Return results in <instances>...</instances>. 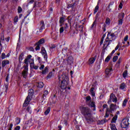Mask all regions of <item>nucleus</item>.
Segmentation results:
<instances>
[{
  "mask_svg": "<svg viewBox=\"0 0 130 130\" xmlns=\"http://www.w3.org/2000/svg\"><path fill=\"white\" fill-rule=\"evenodd\" d=\"M81 113L87 121H93V113L92 110L88 107H82Z\"/></svg>",
  "mask_w": 130,
  "mask_h": 130,
  "instance_id": "obj_1",
  "label": "nucleus"
},
{
  "mask_svg": "<svg viewBox=\"0 0 130 130\" xmlns=\"http://www.w3.org/2000/svg\"><path fill=\"white\" fill-rule=\"evenodd\" d=\"M59 80L61 81V89L66 90L68 85H69V76L66 73H63L59 76Z\"/></svg>",
  "mask_w": 130,
  "mask_h": 130,
  "instance_id": "obj_2",
  "label": "nucleus"
},
{
  "mask_svg": "<svg viewBox=\"0 0 130 130\" xmlns=\"http://www.w3.org/2000/svg\"><path fill=\"white\" fill-rule=\"evenodd\" d=\"M113 40H115V35L114 34L108 33L105 43L107 44V46H108Z\"/></svg>",
  "mask_w": 130,
  "mask_h": 130,
  "instance_id": "obj_3",
  "label": "nucleus"
},
{
  "mask_svg": "<svg viewBox=\"0 0 130 130\" xmlns=\"http://www.w3.org/2000/svg\"><path fill=\"white\" fill-rule=\"evenodd\" d=\"M34 91L32 89H29L28 90V95L26 98L24 104L23 106L24 107H26V106H28V105L30 103V101H31V100L32 99V95H33Z\"/></svg>",
  "mask_w": 130,
  "mask_h": 130,
  "instance_id": "obj_4",
  "label": "nucleus"
},
{
  "mask_svg": "<svg viewBox=\"0 0 130 130\" xmlns=\"http://www.w3.org/2000/svg\"><path fill=\"white\" fill-rule=\"evenodd\" d=\"M31 58L32 56L31 55H28L27 57L24 60V63L27 65L30 63V67H34V59Z\"/></svg>",
  "mask_w": 130,
  "mask_h": 130,
  "instance_id": "obj_5",
  "label": "nucleus"
},
{
  "mask_svg": "<svg viewBox=\"0 0 130 130\" xmlns=\"http://www.w3.org/2000/svg\"><path fill=\"white\" fill-rule=\"evenodd\" d=\"M128 119H123L121 122V126L123 128H125L128 126Z\"/></svg>",
  "mask_w": 130,
  "mask_h": 130,
  "instance_id": "obj_6",
  "label": "nucleus"
},
{
  "mask_svg": "<svg viewBox=\"0 0 130 130\" xmlns=\"http://www.w3.org/2000/svg\"><path fill=\"white\" fill-rule=\"evenodd\" d=\"M24 67V70L22 73V75L23 76V78H24V79H26L27 76H28V65H26Z\"/></svg>",
  "mask_w": 130,
  "mask_h": 130,
  "instance_id": "obj_7",
  "label": "nucleus"
},
{
  "mask_svg": "<svg viewBox=\"0 0 130 130\" xmlns=\"http://www.w3.org/2000/svg\"><path fill=\"white\" fill-rule=\"evenodd\" d=\"M111 72H112V68H109L106 69L105 74L106 78H109L111 76Z\"/></svg>",
  "mask_w": 130,
  "mask_h": 130,
  "instance_id": "obj_8",
  "label": "nucleus"
},
{
  "mask_svg": "<svg viewBox=\"0 0 130 130\" xmlns=\"http://www.w3.org/2000/svg\"><path fill=\"white\" fill-rule=\"evenodd\" d=\"M110 100L108 102V103L109 104V103L110 102V101H112V102H117V98H116V96H115V95L113 94H111L110 95Z\"/></svg>",
  "mask_w": 130,
  "mask_h": 130,
  "instance_id": "obj_9",
  "label": "nucleus"
},
{
  "mask_svg": "<svg viewBox=\"0 0 130 130\" xmlns=\"http://www.w3.org/2000/svg\"><path fill=\"white\" fill-rule=\"evenodd\" d=\"M117 108H119V106H116V105H114L113 104H111L110 106V112H112V111H114V110L117 109Z\"/></svg>",
  "mask_w": 130,
  "mask_h": 130,
  "instance_id": "obj_10",
  "label": "nucleus"
},
{
  "mask_svg": "<svg viewBox=\"0 0 130 130\" xmlns=\"http://www.w3.org/2000/svg\"><path fill=\"white\" fill-rule=\"evenodd\" d=\"M41 52L45 60H47V53H46V50L44 49H42Z\"/></svg>",
  "mask_w": 130,
  "mask_h": 130,
  "instance_id": "obj_11",
  "label": "nucleus"
},
{
  "mask_svg": "<svg viewBox=\"0 0 130 130\" xmlns=\"http://www.w3.org/2000/svg\"><path fill=\"white\" fill-rule=\"evenodd\" d=\"M124 18V13H121L119 15V25H122V19Z\"/></svg>",
  "mask_w": 130,
  "mask_h": 130,
  "instance_id": "obj_12",
  "label": "nucleus"
},
{
  "mask_svg": "<svg viewBox=\"0 0 130 130\" xmlns=\"http://www.w3.org/2000/svg\"><path fill=\"white\" fill-rule=\"evenodd\" d=\"M40 28L39 29L40 32H41L43 30V29L45 28V26L44 25V21H41V23L40 24Z\"/></svg>",
  "mask_w": 130,
  "mask_h": 130,
  "instance_id": "obj_13",
  "label": "nucleus"
},
{
  "mask_svg": "<svg viewBox=\"0 0 130 130\" xmlns=\"http://www.w3.org/2000/svg\"><path fill=\"white\" fill-rule=\"evenodd\" d=\"M97 56H95L94 57H91L89 60V64H92L93 62H95Z\"/></svg>",
  "mask_w": 130,
  "mask_h": 130,
  "instance_id": "obj_14",
  "label": "nucleus"
},
{
  "mask_svg": "<svg viewBox=\"0 0 130 130\" xmlns=\"http://www.w3.org/2000/svg\"><path fill=\"white\" fill-rule=\"evenodd\" d=\"M73 60L74 58L72 56H69L67 59V63H68V64H72Z\"/></svg>",
  "mask_w": 130,
  "mask_h": 130,
  "instance_id": "obj_15",
  "label": "nucleus"
},
{
  "mask_svg": "<svg viewBox=\"0 0 130 130\" xmlns=\"http://www.w3.org/2000/svg\"><path fill=\"white\" fill-rule=\"evenodd\" d=\"M10 63V61L8 60H4L2 61V67L3 68H5V66H7V64H9Z\"/></svg>",
  "mask_w": 130,
  "mask_h": 130,
  "instance_id": "obj_16",
  "label": "nucleus"
},
{
  "mask_svg": "<svg viewBox=\"0 0 130 130\" xmlns=\"http://www.w3.org/2000/svg\"><path fill=\"white\" fill-rule=\"evenodd\" d=\"M110 25V19L107 18L105 21V27H106V26H109Z\"/></svg>",
  "mask_w": 130,
  "mask_h": 130,
  "instance_id": "obj_17",
  "label": "nucleus"
},
{
  "mask_svg": "<svg viewBox=\"0 0 130 130\" xmlns=\"http://www.w3.org/2000/svg\"><path fill=\"white\" fill-rule=\"evenodd\" d=\"M44 86V84L42 82H40L37 84V86L38 88H43Z\"/></svg>",
  "mask_w": 130,
  "mask_h": 130,
  "instance_id": "obj_18",
  "label": "nucleus"
},
{
  "mask_svg": "<svg viewBox=\"0 0 130 130\" xmlns=\"http://www.w3.org/2000/svg\"><path fill=\"white\" fill-rule=\"evenodd\" d=\"M77 31H80V32H83V25L78 26L76 28Z\"/></svg>",
  "mask_w": 130,
  "mask_h": 130,
  "instance_id": "obj_19",
  "label": "nucleus"
},
{
  "mask_svg": "<svg viewBox=\"0 0 130 130\" xmlns=\"http://www.w3.org/2000/svg\"><path fill=\"white\" fill-rule=\"evenodd\" d=\"M94 89H95V88L93 87H92L90 89V93H91V96H92V97H95V92H94Z\"/></svg>",
  "mask_w": 130,
  "mask_h": 130,
  "instance_id": "obj_20",
  "label": "nucleus"
},
{
  "mask_svg": "<svg viewBox=\"0 0 130 130\" xmlns=\"http://www.w3.org/2000/svg\"><path fill=\"white\" fill-rule=\"evenodd\" d=\"M128 77V75H127V71H125L123 73V78H124V79H126V78Z\"/></svg>",
  "mask_w": 130,
  "mask_h": 130,
  "instance_id": "obj_21",
  "label": "nucleus"
},
{
  "mask_svg": "<svg viewBox=\"0 0 130 130\" xmlns=\"http://www.w3.org/2000/svg\"><path fill=\"white\" fill-rule=\"evenodd\" d=\"M128 101V100H127V99H125L122 104V107H125V106H126V103H127V102Z\"/></svg>",
  "mask_w": 130,
  "mask_h": 130,
  "instance_id": "obj_22",
  "label": "nucleus"
},
{
  "mask_svg": "<svg viewBox=\"0 0 130 130\" xmlns=\"http://www.w3.org/2000/svg\"><path fill=\"white\" fill-rule=\"evenodd\" d=\"M63 22H64V18L61 17L59 20V23H60V24H61L60 25V27H61V26H62V24H63Z\"/></svg>",
  "mask_w": 130,
  "mask_h": 130,
  "instance_id": "obj_23",
  "label": "nucleus"
},
{
  "mask_svg": "<svg viewBox=\"0 0 130 130\" xmlns=\"http://www.w3.org/2000/svg\"><path fill=\"white\" fill-rule=\"evenodd\" d=\"M47 95H48V91L45 90L44 91V93L43 94V99H45V97H46V96H47Z\"/></svg>",
  "mask_w": 130,
  "mask_h": 130,
  "instance_id": "obj_24",
  "label": "nucleus"
},
{
  "mask_svg": "<svg viewBox=\"0 0 130 130\" xmlns=\"http://www.w3.org/2000/svg\"><path fill=\"white\" fill-rule=\"evenodd\" d=\"M111 130H117V129H116V127L115 126V124H111Z\"/></svg>",
  "mask_w": 130,
  "mask_h": 130,
  "instance_id": "obj_25",
  "label": "nucleus"
},
{
  "mask_svg": "<svg viewBox=\"0 0 130 130\" xmlns=\"http://www.w3.org/2000/svg\"><path fill=\"white\" fill-rule=\"evenodd\" d=\"M48 72V68L46 67L45 69L43 71L42 74L43 75H45V74H46V73Z\"/></svg>",
  "mask_w": 130,
  "mask_h": 130,
  "instance_id": "obj_26",
  "label": "nucleus"
},
{
  "mask_svg": "<svg viewBox=\"0 0 130 130\" xmlns=\"http://www.w3.org/2000/svg\"><path fill=\"white\" fill-rule=\"evenodd\" d=\"M16 124L18 125L21 122V120L19 118H16L15 120Z\"/></svg>",
  "mask_w": 130,
  "mask_h": 130,
  "instance_id": "obj_27",
  "label": "nucleus"
},
{
  "mask_svg": "<svg viewBox=\"0 0 130 130\" xmlns=\"http://www.w3.org/2000/svg\"><path fill=\"white\" fill-rule=\"evenodd\" d=\"M117 119V115H115L112 120V122L115 123L116 121V120Z\"/></svg>",
  "mask_w": 130,
  "mask_h": 130,
  "instance_id": "obj_28",
  "label": "nucleus"
},
{
  "mask_svg": "<svg viewBox=\"0 0 130 130\" xmlns=\"http://www.w3.org/2000/svg\"><path fill=\"white\" fill-rule=\"evenodd\" d=\"M98 10H99V6L97 5L94 9V11L93 14H96L97 12H98Z\"/></svg>",
  "mask_w": 130,
  "mask_h": 130,
  "instance_id": "obj_29",
  "label": "nucleus"
},
{
  "mask_svg": "<svg viewBox=\"0 0 130 130\" xmlns=\"http://www.w3.org/2000/svg\"><path fill=\"white\" fill-rule=\"evenodd\" d=\"M43 43H44V39H42L37 43V44H43Z\"/></svg>",
  "mask_w": 130,
  "mask_h": 130,
  "instance_id": "obj_30",
  "label": "nucleus"
},
{
  "mask_svg": "<svg viewBox=\"0 0 130 130\" xmlns=\"http://www.w3.org/2000/svg\"><path fill=\"white\" fill-rule=\"evenodd\" d=\"M120 88L122 90H124V89L125 88V84H124V83L121 84L120 86Z\"/></svg>",
  "mask_w": 130,
  "mask_h": 130,
  "instance_id": "obj_31",
  "label": "nucleus"
},
{
  "mask_svg": "<svg viewBox=\"0 0 130 130\" xmlns=\"http://www.w3.org/2000/svg\"><path fill=\"white\" fill-rule=\"evenodd\" d=\"M50 112V108H48L47 110L45 112V115H47L48 113Z\"/></svg>",
  "mask_w": 130,
  "mask_h": 130,
  "instance_id": "obj_32",
  "label": "nucleus"
},
{
  "mask_svg": "<svg viewBox=\"0 0 130 130\" xmlns=\"http://www.w3.org/2000/svg\"><path fill=\"white\" fill-rule=\"evenodd\" d=\"M19 20V17L18 16H15L14 19V22L16 24V23L18 22Z\"/></svg>",
  "mask_w": 130,
  "mask_h": 130,
  "instance_id": "obj_33",
  "label": "nucleus"
},
{
  "mask_svg": "<svg viewBox=\"0 0 130 130\" xmlns=\"http://www.w3.org/2000/svg\"><path fill=\"white\" fill-rule=\"evenodd\" d=\"M30 67L34 69V70H38V68H39V66H35V64H34V66H30Z\"/></svg>",
  "mask_w": 130,
  "mask_h": 130,
  "instance_id": "obj_34",
  "label": "nucleus"
},
{
  "mask_svg": "<svg viewBox=\"0 0 130 130\" xmlns=\"http://www.w3.org/2000/svg\"><path fill=\"white\" fill-rule=\"evenodd\" d=\"M64 31V28L63 27H61L59 29V33L61 34V33H63V31Z\"/></svg>",
  "mask_w": 130,
  "mask_h": 130,
  "instance_id": "obj_35",
  "label": "nucleus"
},
{
  "mask_svg": "<svg viewBox=\"0 0 130 130\" xmlns=\"http://www.w3.org/2000/svg\"><path fill=\"white\" fill-rule=\"evenodd\" d=\"M117 59H118V56H115L113 58V61L114 62H115V61H116L117 60Z\"/></svg>",
  "mask_w": 130,
  "mask_h": 130,
  "instance_id": "obj_36",
  "label": "nucleus"
},
{
  "mask_svg": "<svg viewBox=\"0 0 130 130\" xmlns=\"http://www.w3.org/2000/svg\"><path fill=\"white\" fill-rule=\"evenodd\" d=\"M110 60V56H108L105 60V62H108Z\"/></svg>",
  "mask_w": 130,
  "mask_h": 130,
  "instance_id": "obj_37",
  "label": "nucleus"
},
{
  "mask_svg": "<svg viewBox=\"0 0 130 130\" xmlns=\"http://www.w3.org/2000/svg\"><path fill=\"white\" fill-rule=\"evenodd\" d=\"M6 54H5L4 53H2V55H1V58L2 59H5V58H6Z\"/></svg>",
  "mask_w": 130,
  "mask_h": 130,
  "instance_id": "obj_38",
  "label": "nucleus"
},
{
  "mask_svg": "<svg viewBox=\"0 0 130 130\" xmlns=\"http://www.w3.org/2000/svg\"><path fill=\"white\" fill-rule=\"evenodd\" d=\"M89 105L91 106V107H95V103L91 102Z\"/></svg>",
  "mask_w": 130,
  "mask_h": 130,
  "instance_id": "obj_39",
  "label": "nucleus"
},
{
  "mask_svg": "<svg viewBox=\"0 0 130 130\" xmlns=\"http://www.w3.org/2000/svg\"><path fill=\"white\" fill-rule=\"evenodd\" d=\"M22 11H23V10L22 9V8H21V7H18V13H22Z\"/></svg>",
  "mask_w": 130,
  "mask_h": 130,
  "instance_id": "obj_40",
  "label": "nucleus"
},
{
  "mask_svg": "<svg viewBox=\"0 0 130 130\" xmlns=\"http://www.w3.org/2000/svg\"><path fill=\"white\" fill-rule=\"evenodd\" d=\"M91 100V96H88L86 98V101L88 102V101H90Z\"/></svg>",
  "mask_w": 130,
  "mask_h": 130,
  "instance_id": "obj_41",
  "label": "nucleus"
},
{
  "mask_svg": "<svg viewBox=\"0 0 130 130\" xmlns=\"http://www.w3.org/2000/svg\"><path fill=\"white\" fill-rule=\"evenodd\" d=\"M37 46L36 47V50H39L40 49V46L39 45V44H37Z\"/></svg>",
  "mask_w": 130,
  "mask_h": 130,
  "instance_id": "obj_42",
  "label": "nucleus"
},
{
  "mask_svg": "<svg viewBox=\"0 0 130 130\" xmlns=\"http://www.w3.org/2000/svg\"><path fill=\"white\" fill-rule=\"evenodd\" d=\"M128 40V36H126L124 38V41L126 42Z\"/></svg>",
  "mask_w": 130,
  "mask_h": 130,
  "instance_id": "obj_43",
  "label": "nucleus"
},
{
  "mask_svg": "<svg viewBox=\"0 0 130 130\" xmlns=\"http://www.w3.org/2000/svg\"><path fill=\"white\" fill-rule=\"evenodd\" d=\"M27 112H29V113H31V108H30V107H28L27 108Z\"/></svg>",
  "mask_w": 130,
  "mask_h": 130,
  "instance_id": "obj_44",
  "label": "nucleus"
},
{
  "mask_svg": "<svg viewBox=\"0 0 130 130\" xmlns=\"http://www.w3.org/2000/svg\"><path fill=\"white\" fill-rule=\"evenodd\" d=\"M37 59L39 60V62H41V58L40 57H37Z\"/></svg>",
  "mask_w": 130,
  "mask_h": 130,
  "instance_id": "obj_45",
  "label": "nucleus"
},
{
  "mask_svg": "<svg viewBox=\"0 0 130 130\" xmlns=\"http://www.w3.org/2000/svg\"><path fill=\"white\" fill-rule=\"evenodd\" d=\"M30 122L31 121H29L28 122H26L25 125H26V124H27V126H29V127L31 126V125H30V124H29V122Z\"/></svg>",
  "mask_w": 130,
  "mask_h": 130,
  "instance_id": "obj_46",
  "label": "nucleus"
},
{
  "mask_svg": "<svg viewBox=\"0 0 130 130\" xmlns=\"http://www.w3.org/2000/svg\"><path fill=\"white\" fill-rule=\"evenodd\" d=\"M39 69L41 71H42V70H43V69H44V65H41Z\"/></svg>",
  "mask_w": 130,
  "mask_h": 130,
  "instance_id": "obj_47",
  "label": "nucleus"
},
{
  "mask_svg": "<svg viewBox=\"0 0 130 130\" xmlns=\"http://www.w3.org/2000/svg\"><path fill=\"white\" fill-rule=\"evenodd\" d=\"M95 25H96V21L93 22V24L91 25V28H94V26H95Z\"/></svg>",
  "mask_w": 130,
  "mask_h": 130,
  "instance_id": "obj_48",
  "label": "nucleus"
},
{
  "mask_svg": "<svg viewBox=\"0 0 130 130\" xmlns=\"http://www.w3.org/2000/svg\"><path fill=\"white\" fill-rule=\"evenodd\" d=\"M28 2L29 4H33L35 2V0H28Z\"/></svg>",
  "mask_w": 130,
  "mask_h": 130,
  "instance_id": "obj_49",
  "label": "nucleus"
},
{
  "mask_svg": "<svg viewBox=\"0 0 130 130\" xmlns=\"http://www.w3.org/2000/svg\"><path fill=\"white\" fill-rule=\"evenodd\" d=\"M14 130H20V126H16V127L15 128Z\"/></svg>",
  "mask_w": 130,
  "mask_h": 130,
  "instance_id": "obj_50",
  "label": "nucleus"
},
{
  "mask_svg": "<svg viewBox=\"0 0 130 130\" xmlns=\"http://www.w3.org/2000/svg\"><path fill=\"white\" fill-rule=\"evenodd\" d=\"M119 8L120 9H122V3H120L119 5Z\"/></svg>",
  "mask_w": 130,
  "mask_h": 130,
  "instance_id": "obj_51",
  "label": "nucleus"
},
{
  "mask_svg": "<svg viewBox=\"0 0 130 130\" xmlns=\"http://www.w3.org/2000/svg\"><path fill=\"white\" fill-rule=\"evenodd\" d=\"M6 41H7V42H9V41H10V37H8L7 38L5 39Z\"/></svg>",
  "mask_w": 130,
  "mask_h": 130,
  "instance_id": "obj_52",
  "label": "nucleus"
},
{
  "mask_svg": "<svg viewBox=\"0 0 130 130\" xmlns=\"http://www.w3.org/2000/svg\"><path fill=\"white\" fill-rule=\"evenodd\" d=\"M118 48H119V45H118L116 48H115V50H117V49H118Z\"/></svg>",
  "mask_w": 130,
  "mask_h": 130,
  "instance_id": "obj_53",
  "label": "nucleus"
},
{
  "mask_svg": "<svg viewBox=\"0 0 130 130\" xmlns=\"http://www.w3.org/2000/svg\"><path fill=\"white\" fill-rule=\"evenodd\" d=\"M103 108H107V105H104L103 106Z\"/></svg>",
  "mask_w": 130,
  "mask_h": 130,
  "instance_id": "obj_54",
  "label": "nucleus"
},
{
  "mask_svg": "<svg viewBox=\"0 0 130 130\" xmlns=\"http://www.w3.org/2000/svg\"><path fill=\"white\" fill-rule=\"evenodd\" d=\"M115 51H116V50H113L111 53V55H112V54H113L115 52Z\"/></svg>",
  "mask_w": 130,
  "mask_h": 130,
  "instance_id": "obj_55",
  "label": "nucleus"
},
{
  "mask_svg": "<svg viewBox=\"0 0 130 130\" xmlns=\"http://www.w3.org/2000/svg\"><path fill=\"white\" fill-rule=\"evenodd\" d=\"M23 59V57H22V56H20L19 57V61H21V60H22Z\"/></svg>",
  "mask_w": 130,
  "mask_h": 130,
  "instance_id": "obj_56",
  "label": "nucleus"
},
{
  "mask_svg": "<svg viewBox=\"0 0 130 130\" xmlns=\"http://www.w3.org/2000/svg\"><path fill=\"white\" fill-rule=\"evenodd\" d=\"M9 128H13V123L10 124Z\"/></svg>",
  "mask_w": 130,
  "mask_h": 130,
  "instance_id": "obj_57",
  "label": "nucleus"
},
{
  "mask_svg": "<svg viewBox=\"0 0 130 130\" xmlns=\"http://www.w3.org/2000/svg\"><path fill=\"white\" fill-rule=\"evenodd\" d=\"M103 40H104V39L102 38V40H101V43H100V44H101V45L103 44Z\"/></svg>",
  "mask_w": 130,
  "mask_h": 130,
  "instance_id": "obj_58",
  "label": "nucleus"
},
{
  "mask_svg": "<svg viewBox=\"0 0 130 130\" xmlns=\"http://www.w3.org/2000/svg\"><path fill=\"white\" fill-rule=\"evenodd\" d=\"M67 51V49H64L62 50V53H63V52H66Z\"/></svg>",
  "mask_w": 130,
  "mask_h": 130,
  "instance_id": "obj_59",
  "label": "nucleus"
},
{
  "mask_svg": "<svg viewBox=\"0 0 130 130\" xmlns=\"http://www.w3.org/2000/svg\"><path fill=\"white\" fill-rule=\"evenodd\" d=\"M6 81L9 82V76H7L6 77Z\"/></svg>",
  "mask_w": 130,
  "mask_h": 130,
  "instance_id": "obj_60",
  "label": "nucleus"
},
{
  "mask_svg": "<svg viewBox=\"0 0 130 130\" xmlns=\"http://www.w3.org/2000/svg\"><path fill=\"white\" fill-rule=\"evenodd\" d=\"M10 57V53H8L6 55V57Z\"/></svg>",
  "mask_w": 130,
  "mask_h": 130,
  "instance_id": "obj_61",
  "label": "nucleus"
},
{
  "mask_svg": "<svg viewBox=\"0 0 130 130\" xmlns=\"http://www.w3.org/2000/svg\"><path fill=\"white\" fill-rule=\"evenodd\" d=\"M67 28H68V24L67 23H66L65 24V29H67Z\"/></svg>",
  "mask_w": 130,
  "mask_h": 130,
  "instance_id": "obj_62",
  "label": "nucleus"
},
{
  "mask_svg": "<svg viewBox=\"0 0 130 130\" xmlns=\"http://www.w3.org/2000/svg\"><path fill=\"white\" fill-rule=\"evenodd\" d=\"M116 113L117 115H118V114H119L120 113H119V111H118L116 112Z\"/></svg>",
  "mask_w": 130,
  "mask_h": 130,
  "instance_id": "obj_63",
  "label": "nucleus"
},
{
  "mask_svg": "<svg viewBox=\"0 0 130 130\" xmlns=\"http://www.w3.org/2000/svg\"><path fill=\"white\" fill-rule=\"evenodd\" d=\"M55 47H53V46L51 47L50 48V50L53 49V48H54Z\"/></svg>",
  "mask_w": 130,
  "mask_h": 130,
  "instance_id": "obj_64",
  "label": "nucleus"
}]
</instances>
